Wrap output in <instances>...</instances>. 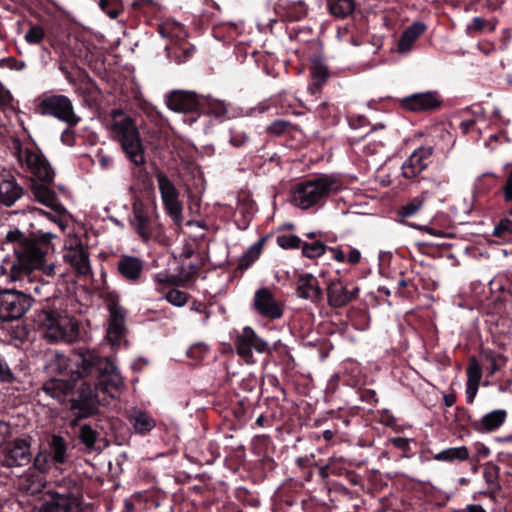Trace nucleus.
<instances>
[{"label": "nucleus", "mask_w": 512, "mask_h": 512, "mask_svg": "<svg viewBox=\"0 0 512 512\" xmlns=\"http://www.w3.org/2000/svg\"><path fill=\"white\" fill-rule=\"evenodd\" d=\"M30 212L34 213V214L46 216L51 222H53L57 226H59L61 230H64L66 227L64 221L60 218L59 213H57L58 215H52L51 213H47V212H45L41 209H37V208H32L30 210Z\"/></svg>", "instance_id": "obj_48"}, {"label": "nucleus", "mask_w": 512, "mask_h": 512, "mask_svg": "<svg viewBox=\"0 0 512 512\" xmlns=\"http://www.w3.org/2000/svg\"><path fill=\"white\" fill-rule=\"evenodd\" d=\"M32 303V297L23 291H0V320L10 322L22 318L32 307Z\"/></svg>", "instance_id": "obj_6"}, {"label": "nucleus", "mask_w": 512, "mask_h": 512, "mask_svg": "<svg viewBox=\"0 0 512 512\" xmlns=\"http://www.w3.org/2000/svg\"><path fill=\"white\" fill-rule=\"evenodd\" d=\"M165 299L174 306L182 307L187 303L188 295L181 290L172 289L166 293Z\"/></svg>", "instance_id": "obj_40"}, {"label": "nucleus", "mask_w": 512, "mask_h": 512, "mask_svg": "<svg viewBox=\"0 0 512 512\" xmlns=\"http://www.w3.org/2000/svg\"><path fill=\"white\" fill-rule=\"evenodd\" d=\"M504 233L512 234V220L503 219L495 226L493 232L495 236H501Z\"/></svg>", "instance_id": "obj_49"}, {"label": "nucleus", "mask_w": 512, "mask_h": 512, "mask_svg": "<svg viewBox=\"0 0 512 512\" xmlns=\"http://www.w3.org/2000/svg\"><path fill=\"white\" fill-rule=\"evenodd\" d=\"M433 197L439 204L444 203L446 200V195L440 182H434L430 189L422 191L421 194L403 204L397 211L398 217L404 219L416 215Z\"/></svg>", "instance_id": "obj_11"}, {"label": "nucleus", "mask_w": 512, "mask_h": 512, "mask_svg": "<svg viewBox=\"0 0 512 512\" xmlns=\"http://www.w3.org/2000/svg\"><path fill=\"white\" fill-rule=\"evenodd\" d=\"M484 27V20L481 17H474L472 21L467 25V32L469 34H476L480 32Z\"/></svg>", "instance_id": "obj_51"}, {"label": "nucleus", "mask_w": 512, "mask_h": 512, "mask_svg": "<svg viewBox=\"0 0 512 512\" xmlns=\"http://www.w3.org/2000/svg\"><path fill=\"white\" fill-rule=\"evenodd\" d=\"M55 235L51 232L37 231L33 234L32 239H36L37 243L49 244Z\"/></svg>", "instance_id": "obj_52"}, {"label": "nucleus", "mask_w": 512, "mask_h": 512, "mask_svg": "<svg viewBox=\"0 0 512 512\" xmlns=\"http://www.w3.org/2000/svg\"><path fill=\"white\" fill-rule=\"evenodd\" d=\"M253 303L256 311L263 317L277 319L283 314L280 302L268 288L257 290Z\"/></svg>", "instance_id": "obj_15"}, {"label": "nucleus", "mask_w": 512, "mask_h": 512, "mask_svg": "<svg viewBox=\"0 0 512 512\" xmlns=\"http://www.w3.org/2000/svg\"><path fill=\"white\" fill-rule=\"evenodd\" d=\"M431 155L429 148H418L402 164V175L411 179L418 176L428 165V158Z\"/></svg>", "instance_id": "obj_18"}, {"label": "nucleus", "mask_w": 512, "mask_h": 512, "mask_svg": "<svg viewBox=\"0 0 512 512\" xmlns=\"http://www.w3.org/2000/svg\"><path fill=\"white\" fill-rule=\"evenodd\" d=\"M479 458H486L490 455V449L484 445H480L477 450Z\"/></svg>", "instance_id": "obj_63"}, {"label": "nucleus", "mask_w": 512, "mask_h": 512, "mask_svg": "<svg viewBox=\"0 0 512 512\" xmlns=\"http://www.w3.org/2000/svg\"><path fill=\"white\" fill-rule=\"evenodd\" d=\"M302 254L310 259L322 256L326 251V246L320 241L305 243L301 246Z\"/></svg>", "instance_id": "obj_36"}, {"label": "nucleus", "mask_w": 512, "mask_h": 512, "mask_svg": "<svg viewBox=\"0 0 512 512\" xmlns=\"http://www.w3.org/2000/svg\"><path fill=\"white\" fill-rule=\"evenodd\" d=\"M63 258L79 274L88 275L91 271L90 261L87 251L82 241L76 235L69 236L65 242Z\"/></svg>", "instance_id": "obj_12"}, {"label": "nucleus", "mask_w": 512, "mask_h": 512, "mask_svg": "<svg viewBox=\"0 0 512 512\" xmlns=\"http://www.w3.org/2000/svg\"><path fill=\"white\" fill-rule=\"evenodd\" d=\"M277 244L283 249L299 248L301 239L296 235H281L277 237Z\"/></svg>", "instance_id": "obj_44"}, {"label": "nucleus", "mask_w": 512, "mask_h": 512, "mask_svg": "<svg viewBox=\"0 0 512 512\" xmlns=\"http://www.w3.org/2000/svg\"><path fill=\"white\" fill-rule=\"evenodd\" d=\"M128 420L134 431L142 435L149 433L156 426L155 420L147 412L137 408L130 410Z\"/></svg>", "instance_id": "obj_25"}, {"label": "nucleus", "mask_w": 512, "mask_h": 512, "mask_svg": "<svg viewBox=\"0 0 512 512\" xmlns=\"http://www.w3.org/2000/svg\"><path fill=\"white\" fill-rule=\"evenodd\" d=\"M289 126V122L285 121V120H275L274 122H272L268 127H267V132L272 134V135H275V136H278V135H281L282 133H284L286 131V129L288 128Z\"/></svg>", "instance_id": "obj_47"}, {"label": "nucleus", "mask_w": 512, "mask_h": 512, "mask_svg": "<svg viewBox=\"0 0 512 512\" xmlns=\"http://www.w3.org/2000/svg\"><path fill=\"white\" fill-rule=\"evenodd\" d=\"M504 196L506 201L512 200V170L510 171L504 186Z\"/></svg>", "instance_id": "obj_58"}, {"label": "nucleus", "mask_w": 512, "mask_h": 512, "mask_svg": "<svg viewBox=\"0 0 512 512\" xmlns=\"http://www.w3.org/2000/svg\"><path fill=\"white\" fill-rule=\"evenodd\" d=\"M410 227L414 228V229H417V230H423L433 236H437V237H444L445 234L442 232V231H439V230H436L434 228H430V227H427V226H423V225H417V224H410L409 225Z\"/></svg>", "instance_id": "obj_55"}, {"label": "nucleus", "mask_w": 512, "mask_h": 512, "mask_svg": "<svg viewBox=\"0 0 512 512\" xmlns=\"http://www.w3.org/2000/svg\"><path fill=\"white\" fill-rule=\"evenodd\" d=\"M73 502L64 494H52L36 512H73Z\"/></svg>", "instance_id": "obj_27"}, {"label": "nucleus", "mask_w": 512, "mask_h": 512, "mask_svg": "<svg viewBox=\"0 0 512 512\" xmlns=\"http://www.w3.org/2000/svg\"><path fill=\"white\" fill-rule=\"evenodd\" d=\"M340 187L337 177L324 175L296 184L291 191L290 201L294 206L306 210L338 191Z\"/></svg>", "instance_id": "obj_5"}, {"label": "nucleus", "mask_w": 512, "mask_h": 512, "mask_svg": "<svg viewBox=\"0 0 512 512\" xmlns=\"http://www.w3.org/2000/svg\"><path fill=\"white\" fill-rule=\"evenodd\" d=\"M359 288L348 290L339 278L331 279L327 284L328 302L332 307H343L358 296Z\"/></svg>", "instance_id": "obj_16"}, {"label": "nucleus", "mask_w": 512, "mask_h": 512, "mask_svg": "<svg viewBox=\"0 0 512 512\" xmlns=\"http://www.w3.org/2000/svg\"><path fill=\"white\" fill-rule=\"evenodd\" d=\"M392 444L401 450H408L409 449V440L407 438L403 437H396L391 439Z\"/></svg>", "instance_id": "obj_59"}, {"label": "nucleus", "mask_w": 512, "mask_h": 512, "mask_svg": "<svg viewBox=\"0 0 512 512\" xmlns=\"http://www.w3.org/2000/svg\"><path fill=\"white\" fill-rule=\"evenodd\" d=\"M237 354L247 363L253 362V351L266 353L269 351L268 343L259 337L251 327H244L235 340Z\"/></svg>", "instance_id": "obj_10"}, {"label": "nucleus", "mask_w": 512, "mask_h": 512, "mask_svg": "<svg viewBox=\"0 0 512 512\" xmlns=\"http://www.w3.org/2000/svg\"><path fill=\"white\" fill-rule=\"evenodd\" d=\"M109 313L106 336L112 347H118L125 339V311L118 303L111 302Z\"/></svg>", "instance_id": "obj_13"}, {"label": "nucleus", "mask_w": 512, "mask_h": 512, "mask_svg": "<svg viewBox=\"0 0 512 512\" xmlns=\"http://www.w3.org/2000/svg\"><path fill=\"white\" fill-rule=\"evenodd\" d=\"M110 131L112 138L120 144L126 158L135 166H144L145 149L134 120L122 110H112Z\"/></svg>", "instance_id": "obj_3"}, {"label": "nucleus", "mask_w": 512, "mask_h": 512, "mask_svg": "<svg viewBox=\"0 0 512 512\" xmlns=\"http://www.w3.org/2000/svg\"><path fill=\"white\" fill-rule=\"evenodd\" d=\"M38 321L44 337L50 342L70 344L80 337L78 320L66 311H41L38 314Z\"/></svg>", "instance_id": "obj_4"}, {"label": "nucleus", "mask_w": 512, "mask_h": 512, "mask_svg": "<svg viewBox=\"0 0 512 512\" xmlns=\"http://www.w3.org/2000/svg\"><path fill=\"white\" fill-rule=\"evenodd\" d=\"M72 361L75 365L73 384L53 379L44 384L43 391L60 403L69 402L77 418H86L93 414L96 403L109 405L124 382L117 367L94 351L77 352Z\"/></svg>", "instance_id": "obj_1"}, {"label": "nucleus", "mask_w": 512, "mask_h": 512, "mask_svg": "<svg viewBox=\"0 0 512 512\" xmlns=\"http://www.w3.org/2000/svg\"><path fill=\"white\" fill-rule=\"evenodd\" d=\"M377 127H374L373 130L366 135L367 143L363 145L362 150L366 155H374L379 153L383 148L382 141H375L373 139V131L376 130Z\"/></svg>", "instance_id": "obj_42"}, {"label": "nucleus", "mask_w": 512, "mask_h": 512, "mask_svg": "<svg viewBox=\"0 0 512 512\" xmlns=\"http://www.w3.org/2000/svg\"><path fill=\"white\" fill-rule=\"evenodd\" d=\"M12 100L13 97L11 92L0 81V105L7 106L11 104Z\"/></svg>", "instance_id": "obj_53"}, {"label": "nucleus", "mask_w": 512, "mask_h": 512, "mask_svg": "<svg viewBox=\"0 0 512 512\" xmlns=\"http://www.w3.org/2000/svg\"><path fill=\"white\" fill-rule=\"evenodd\" d=\"M6 242L12 244L13 255L4 260L1 273L7 281H27L31 271L40 270L51 276L55 273V264L46 263L47 251L32 236H27L15 228L6 234Z\"/></svg>", "instance_id": "obj_2"}, {"label": "nucleus", "mask_w": 512, "mask_h": 512, "mask_svg": "<svg viewBox=\"0 0 512 512\" xmlns=\"http://www.w3.org/2000/svg\"><path fill=\"white\" fill-rule=\"evenodd\" d=\"M361 260V253L358 249L356 248H351L349 253H348V256L346 257V261L350 264H357L359 263Z\"/></svg>", "instance_id": "obj_57"}, {"label": "nucleus", "mask_w": 512, "mask_h": 512, "mask_svg": "<svg viewBox=\"0 0 512 512\" xmlns=\"http://www.w3.org/2000/svg\"><path fill=\"white\" fill-rule=\"evenodd\" d=\"M158 30L162 37L175 39L176 41H182L187 36L184 27L174 20H166L162 22L159 25Z\"/></svg>", "instance_id": "obj_30"}, {"label": "nucleus", "mask_w": 512, "mask_h": 512, "mask_svg": "<svg viewBox=\"0 0 512 512\" xmlns=\"http://www.w3.org/2000/svg\"><path fill=\"white\" fill-rule=\"evenodd\" d=\"M49 449L48 453H50L55 465H60L67 461V444L61 436L53 435L51 437Z\"/></svg>", "instance_id": "obj_29"}, {"label": "nucleus", "mask_w": 512, "mask_h": 512, "mask_svg": "<svg viewBox=\"0 0 512 512\" xmlns=\"http://www.w3.org/2000/svg\"><path fill=\"white\" fill-rule=\"evenodd\" d=\"M479 384L467 383L466 399L468 403H472L477 394Z\"/></svg>", "instance_id": "obj_54"}, {"label": "nucleus", "mask_w": 512, "mask_h": 512, "mask_svg": "<svg viewBox=\"0 0 512 512\" xmlns=\"http://www.w3.org/2000/svg\"><path fill=\"white\" fill-rule=\"evenodd\" d=\"M507 412L503 409L493 410L485 414L476 429L481 432H492L498 429L506 420Z\"/></svg>", "instance_id": "obj_28"}, {"label": "nucleus", "mask_w": 512, "mask_h": 512, "mask_svg": "<svg viewBox=\"0 0 512 512\" xmlns=\"http://www.w3.org/2000/svg\"><path fill=\"white\" fill-rule=\"evenodd\" d=\"M440 99L436 92L418 93L408 96L404 100V105L415 112L433 110L440 106Z\"/></svg>", "instance_id": "obj_21"}, {"label": "nucleus", "mask_w": 512, "mask_h": 512, "mask_svg": "<svg viewBox=\"0 0 512 512\" xmlns=\"http://www.w3.org/2000/svg\"><path fill=\"white\" fill-rule=\"evenodd\" d=\"M248 140L247 135L244 132L238 130H232L230 136V143L234 147H241Z\"/></svg>", "instance_id": "obj_50"}, {"label": "nucleus", "mask_w": 512, "mask_h": 512, "mask_svg": "<svg viewBox=\"0 0 512 512\" xmlns=\"http://www.w3.org/2000/svg\"><path fill=\"white\" fill-rule=\"evenodd\" d=\"M49 183L50 182L32 179V194L39 203L45 205L46 207H49L56 213L62 214L65 212V208L59 202L56 193L48 187Z\"/></svg>", "instance_id": "obj_17"}, {"label": "nucleus", "mask_w": 512, "mask_h": 512, "mask_svg": "<svg viewBox=\"0 0 512 512\" xmlns=\"http://www.w3.org/2000/svg\"><path fill=\"white\" fill-rule=\"evenodd\" d=\"M208 110L215 117L224 118L227 114V105L221 100L213 99L208 102Z\"/></svg>", "instance_id": "obj_46"}, {"label": "nucleus", "mask_w": 512, "mask_h": 512, "mask_svg": "<svg viewBox=\"0 0 512 512\" xmlns=\"http://www.w3.org/2000/svg\"><path fill=\"white\" fill-rule=\"evenodd\" d=\"M34 272L35 271L30 272V277L27 281H16V282L19 283L20 286L24 288V290H25L24 293H26L27 295H29L32 292H34L36 295H43L44 290L46 289V285L35 281L34 276H33Z\"/></svg>", "instance_id": "obj_38"}, {"label": "nucleus", "mask_w": 512, "mask_h": 512, "mask_svg": "<svg viewBox=\"0 0 512 512\" xmlns=\"http://www.w3.org/2000/svg\"><path fill=\"white\" fill-rule=\"evenodd\" d=\"M198 99L192 92L173 91L166 96L167 107L177 113L194 111L198 107Z\"/></svg>", "instance_id": "obj_19"}, {"label": "nucleus", "mask_w": 512, "mask_h": 512, "mask_svg": "<svg viewBox=\"0 0 512 512\" xmlns=\"http://www.w3.org/2000/svg\"><path fill=\"white\" fill-rule=\"evenodd\" d=\"M23 194L22 187L12 176H8L0 181V203L11 206Z\"/></svg>", "instance_id": "obj_24"}, {"label": "nucleus", "mask_w": 512, "mask_h": 512, "mask_svg": "<svg viewBox=\"0 0 512 512\" xmlns=\"http://www.w3.org/2000/svg\"><path fill=\"white\" fill-rule=\"evenodd\" d=\"M468 457L469 452L465 446L444 449L434 455L435 460L444 462L465 461Z\"/></svg>", "instance_id": "obj_32"}, {"label": "nucleus", "mask_w": 512, "mask_h": 512, "mask_svg": "<svg viewBox=\"0 0 512 512\" xmlns=\"http://www.w3.org/2000/svg\"><path fill=\"white\" fill-rule=\"evenodd\" d=\"M45 37V31L41 26L33 25L25 34V40L28 44L36 45L42 42Z\"/></svg>", "instance_id": "obj_41"}, {"label": "nucleus", "mask_w": 512, "mask_h": 512, "mask_svg": "<svg viewBox=\"0 0 512 512\" xmlns=\"http://www.w3.org/2000/svg\"><path fill=\"white\" fill-rule=\"evenodd\" d=\"M327 77V68L318 62L314 63L311 67L312 84L308 87L312 94L321 88Z\"/></svg>", "instance_id": "obj_34"}, {"label": "nucleus", "mask_w": 512, "mask_h": 512, "mask_svg": "<svg viewBox=\"0 0 512 512\" xmlns=\"http://www.w3.org/2000/svg\"><path fill=\"white\" fill-rule=\"evenodd\" d=\"M205 352H206V347L202 344H199V345H195V346L191 347L187 351V355H188V357L196 358V357H198V353L202 355Z\"/></svg>", "instance_id": "obj_61"}, {"label": "nucleus", "mask_w": 512, "mask_h": 512, "mask_svg": "<svg viewBox=\"0 0 512 512\" xmlns=\"http://www.w3.org/2000/svg\"><path fill=\"white\" fill-rule=\"evenodd\" d=\"M328 250L331 252L333 259L337 262L343 263L346 261V255L339 248L330 247Z\"/></svg>", "instance_id": "obj_60"}, {"label": "nucleus", "mask_w": 512, "mask_h": 512, "mask_svg": "<svg viewBox=\"0 0 512 512\" xmlns=\"http://www.w3.org/2000/svg\"><path fill=\"white\" fill-rule=\"evenodd\" d=\"M132 225L143 240L148 241L150 239L152 235L150 218L145 204L140 199H134L133 201Z\"/></svg>", "instance_id": "obj_20"}, {"label": "nucleus", "mask_w": 512, "mask_h": 512, "mask_svg": "<svg viewBox=\"0 0 512 512\" xmlns=\"http://www.w3.org/2000/svg\"><path fill=\"white\" fill-rule=\"evenodd\" d=\"M11 428L8 423L0 420V445L10 436Z\"/></svg>", "instance_id": "obj_56"}, {"label": "nucleus", "mask_w": 512, "mask_h": 512, "mask_svg": "<svg viewBox=\"0 0 512 512\" xmlns=\"http://www.w3.org/2000/svg\"><path fill=\"white\" fill-rule=\"evenodd\" d=\"M296 293L302 299L316 302L321 298L322 291L318 280L312 274L306 273L299 276Z\"/></svg>", "instance_id": "obj_22"}, {"label": "nucleus", "mask_w": 512, "mask_h": 512, "mask_svg": "<svg viewBox=\"0 0 512 512\" xmlns=\"http://www.w3.org/2000/svg\"><path fill=\"white\" fill-rule=\"evenodd\" d=\"M119 273L130 281H136L140 278L143 264L142 261L134 256H123L117 264Z\"/></svg>", "instance_id": "obj_26"}, {"label": "nucleus", "mask_w": 512, "mask_h": 512, "mask_svg": "<svg viewBox=\"0 0 512 512\" xmlns=\"http://www.w3.org/2000/svg\"><path fill=\"white\" fill-rule=\"evenodd\" d=\"M328 8L332 15L344 18L355 9L354 0H328Z\"/></svg>", "instance_id": "obj_33"}, {"label": "nucleus", "mask_w": 512, "mask_h": 512, "mask_svg": "<svg viewBox=\"0 0 512 512\" xmlns=\"http://www.w3.org/2000/svg\"><path fill=\"white\" fill-rule=\"evenodd\" d=\"M426 27L421 22H415L407 27L401 34L397 44V51L400 54H406L411 51L415 41L425 31Z\"/></svg>", "instance_id": "obj_23"}, {"label": "nucleus", "mask_w": 512, "mask_h": 512, "mask_svg": "<svg viewBox=\"0 0 512 512\" xmlns=\"http://www.w3.org/2000/svg\"><path fill=\"white\" fill-rule=\"evenodd\" d=\"M31 461L30 444L25 439H17L3 450L2 464L7 467H20Z\"/></svg>", "instance_id": "obj_14"}, {"label": "nucleus", "mask_w": 512, "mask_h": 512, "mask_svg": "<svg viewBox=\"0 0 512 512\" xmlns=\"http://www.w3.org/2000/svg\"><path fill=\"white\" fill-rule=\"evenodd\" d=\"M481 368L475 358L470 359L467 368V383L479 384L481 379Z\"/></svg>", "instance_id": "obj_43"}, {"label": "nucleus", "mask_w": 512, "mask_h": 512, "mask_svg": "<svg viewBox=\"0 0 512 512\" xmlns=\"http://www.w3.org/2000/svg\"><path fill=\"white\" fill-rule=\"evenodd\" d=\"M155 177L166 213L177 226H181L183 222V205L179 199L180 193L178 189L163 172H157Z\"/></svg>", "instance_id": "obj_9"}, {"label": "nucleus", "mask_w": 512, "mask_h": 512, "mask_svg": "<svg viewBox=\"0 0 512 512\" xmlns=\"http://www.w3.org/2000/svg\"><path fill=\"white\" fill-rule=\"evenodd\" d=\"M262 251V241H258L251 245L246 252L239 259L238 269L246 270L252 263H254L260 256Z\"/></svg>", "instance_id": "obj_35"}, {"label": "nucleus", "mask_w": 512, "mask_h": 512, "mask_svg": "<svg viewBox=\"0 0 512 512\" xmlns=\"http://www.w3.org/2000/svg\"><path fill=\"white\" fill-rule=\"evenodd\" d=\"M97 157H98V162L102 169H107L110 166V164L112 162V158L110 156H107L104 154H98Z\"/></svg>", "instance_id": "obj_62"}, {"label": "nucleus", "mask_w": 512, "mask_h": 512, "mask_svg": "<svg viewBox=\"0 0 512 512\" xmlns=\"http://www.w3.org/2000/svg\"><path fill=\"white\" fill-rule=\"evenodd\" d=\"M68 358L61 352L52 351L47 354L46 370L50 374H61L68 367Z\"/></svg>", "instance_id": "obj_31"}, {"label": "nucleus", "mask_w": 512, "mask_h": 512, "mask_svg": "<svg viewBox=\"0 0 512 512\" xmlns=\"http://www.w3.org/2000/svg\"><path fill=\"white\" fill-rule=\"evenodd\" d=\"M16 155L19 163L31 174L32 179L52 182L53 171L45 157L39 151L35 148L19 145L16 150Z\"/></svg>", "instance_id": "obj_8"}, {"label": "nucleus", "mask_w": 512, "mask_h": 512, "mask_svg": "<svg viewBox=\"0 0 512 512\" xmlns=\"http://www.w3.org/2000/svg\"><path fill=\"white\" fill-rule=\"evenodd\" d=\"M79 438L87 448H93L97 439V433L89 425H82L79 431Z\"/></svg>", "instance_id": "obj_39"}, {"label": "nucleus", "mask_w": 512, "mask_h": 512, "mask_svg": "<svg viewBox=\"0 0 512 512\" xmlns=\"http://www.w3.org/2000/svg\"><path fill=\"white\" fill-rule=\"evenodd\" d=\"M52 465L55 464L52 461L50 453L46 450L40 451L34 458L33 466L41 473L49 471Z\"/></svg>", "instance_id": "obj_37"}, {"label": "nucleus", "mask_w": 512, "mask_h": 512, "mask_svg": "<svg viewBox=\"0 0 512 512\" xmlns=\"http://www.w3.org/2000/svg\"><path fill=\"white\" fill-rule=\"evenodd\" d=\"M468 512H486L480 505H468Z\"/></svg>", "instance_id": "obj_64"}, {"label": "nucleus", "mask_w": 512, "mask_h": 512, "mask_svg": "<svg viewBox=\"0 0 512 512\" xmlns=\"http://www.w3.org/2000/svg\"><path fill=\"white\" fill-rule=\"evenodd\" d=\"M99 6L111 19L119 15V0H100Z\"/></svg>", "instance_id": "obj_45"}, {"label": "nucleus", "mask_w": 512, "mask_h": 512, "mask_svg": "<svg viewBox=\"0 0 512 512\" xmlns=\"http://www.w3.org/2000/svg\"><path fill=\"white\" fill-rule=\"evenodd\" d=\"M42 115L52 116L70 126H76L80 117L76 115L72 101L65 95L53 94L45 96L39 103Z\"/></svg>", "instance_id": "obj_7"}]
</instances>
